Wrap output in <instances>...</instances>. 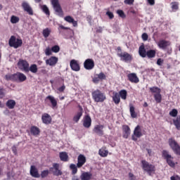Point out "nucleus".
Returning a JSON list of instances; mask_svg holds the SVG:
<instances>
[{
  "label": "nucleus",
  "instance_id": "f257e3e1",
  "mask_svg": "<svg viewBox=\"0 0 180 180\" xmlns=\"http://www.w3.org/2000/svg\"><path fill=\"white\" fill-rule=\"evenodd\" d=\"M6 81H11L15 82H24L27 80V77L25 74L18 72L14 74H7L5 76Z\"/></svg>",
  "mask_w": 180,
  "mask_h": 180
},
{
  "label": "nucleus",
  "instance_id": "f03ea898",
  "mask_svg": "<svg viewBox=\"0 0 180 180\" xmlns=\"http://www.w3.org/2000/svg\"><path fill=\"white\" fill-rule=\"evenodd\" d=\"M92 98L96 103H103L106 100V95L100 89L92 91Z\"/></svg>",
  "mask_w": 180,
  "mask_h": 180
},
{
  "label": "nucleus",
  "instance_id": "7ed1b4c3",
  "mask_svg": "<svg viewBox=\"0 0 180 180\" xmlns=\"http://www.w3.org/2000/svg\"><path fill=\"white\" fill-rule=\"evenodd\" d=\"M141 165L143 169L148 172V174L151 176L152 174L155 173V166L153 164H150L146 160H141Z\"/></svg>",
  "mask_w": 180,
  "mask_h": 180
},
{
  "label": "nucleus",
  "instance_id": "20e7f679",
  "mask_svg": "<svg viewBox=\"0 0 180 180\" xmlns=\"http://www.w3.org/2000/svg\"><path fill=\"white\" fill-rule=\"evenodd\" d=\"M169 145L176 155H180V146L174 138L169 139Z\"/></svg>",
  "mask_w": 180,
  "mask_h": 180
},
{
  "label": "nucleus",
  "instance_id": "39448f33",
  "mask_svg": "<svg viewBox=\"0 0 180 180\" xmlns=\"http://www.w3.org/2000/svg\"><path fill=\"white\" fill-rule=\"evenodd\" d=\"M8 44L11 47L16 49L22 46V40L21 39H16V37L13 35L9 39Z\"/></svg>",
  "mask_w": 180,
  "mask_h": 180
},
{
  "label": "nucleus",
  "instance_id": "423d86ee",
  "mask_svg": "<svg viewBox=\"0 0 180 180\" xmlns=\"http://www.w3.org/2000/svg\"><path fill=\"white\" fill-rule=\"evenodd\" d=\"M162 157L166 160L167 164L169 167L174 168L176 166L175 162H174V157L169 154V151L167 150H162Z\"/></svg>",
  "mask_w": 180,
  "mask_h": 180
},
{
  "label": "nucleus",
  "instance_id": "0eeeda50",
  "mask_svg": "<svg viewBox=\"0 0 180 180\" xmlns=\"http://www.w3.org/2000/svg\"><path fill=\"white\" fill-rule=\"evenodd\" d=\"M53 9L55 10L57 15L60 17L63 16V11L58 0H51Z\"/></svg>",
  "mask_w": 180,
  "mask_h": 180
},
{
  "label": "nucleus",
  "instance_id": "6e6552de",
  "mask_svg": "<svg viewBox=\"0 0 180 180\" xmlns=\"http://www.w3.org/2000/svg\"><path fill=\"white\" fill-rule=\"evenodd\" d=\"M49 171L53 173V176H59L63 175V172L60 169L59 163H53V167L49 168Z\"/></svg>",
  "mask_w": 180,
  "mask_h": 180
},
{
  "label": "nucleus",
  "instance_id": "1a4fd4ad",
  "mask_svg": "<svg viewBox=\"0 0 180 180\" xmlns=\"http://www.w3.org/2000/svg\"><path fill=\"white\" fill-rule=\"evenodd\" d=\"M30 64L26 60L20 59L18 62V68L25 73H28V68H29Z\"/></svg>",
  "mask_w": 180,
  "mask_h": 180
},
{
  "label": "nucleus",
  "instance_id": "9d476101",
  "mask_svg": "<svg viewBox=\"0 0 180 180\" xmlns=\"http://www.w3.org/2000/svg\"><path fill=\"white\" fill-rule=\"evenodd\" d=\"M117 56L121 58L122 61L125 63H131L133 59L132 56L126 51L124 53H118Z\"/></svg>",
  "mask_w": 180,
  "mask_h": 180
},
{
  "label": "nucleus",
  "instance_id": "9b49d317",
  "mask_svg": "<svg viewBox=\"0 0 180 180\" xmlns=\"http://www.w3.org/2000/svg\"><path fill=\"white\" fill-rule=\"evenodd\" d=\"M44 101H45L46 104H47V105H49V103H51V108L53 109H55L57 107L58 102L53 96H51V95L47 96L46 97Z\"/></svg>",
  "mask_w": 180,
  "mask_h": 180
},
{
  "label": "nucleus",
  "instance_id": "f8f14e48",
  "mask_svg": "<svg viewBox=\"0 0 180 180\" xmlns=\"http://www.w3.org/2000/svg\"><path fill=\"white\" fill-rule=\"evenodd\" d=\"M22 8L29 15L32 16L34 15V11L28 2L25 1H22Z\"/></svg>",
  "mask_w": 180,
  "mask_h": 180
},
{
  "label": "nucleus",
  "instance_id": "ddd939ff",
  "mask_svg": "<svg viewBox=\"0 0 180 180\" xmlns=\"http://www.w3.org/2000/svg\"><path fill=\"white\" fill-rule=\"evenodd\" d=\"M143 136L141 128L140 125H137L134 129V135H132V140L137 141L138 139L141 138Z\"/></svg>",
  "mask_w": 180,
  "mask_h": 180
},
{
  "label": "nucleus",
  "instance_id": "4468645a",
  "mask_svg": "<svg viewBox=\"0 0 180 180\" xmlns=\"http://www.w3.org/2000/svg\"><path fill=\"white\" fill-rule=\"evenodd\" d=\"M94 66V60L92 58H88L84 63V67L86 70H93Z\"/></svg>",
  "mask_w": 180,
  "mask_h": 180
},
{
  "label": "nucleus",
  "instance_id": "2eb2a0df",
  "mask_svg": "<svg viewBox=\"0 0 180 180\" xmlns=\"http://www.w3.org/2000/svg\"><path fill=\"white\" fill-rule=\"evenodd\" d=\"M170 45L171 42L165 39H161L158 43V47L162 50H166Z\"/></svg>",
  "mask_w": 180,
  "mask_h": 180
},
{
  "label": "nucleus",
  "instance_id": "dca6fc26",
  "mask_svg": "<svg viewBox=\"0 0 180 180\" xmlns=\"http://www.w3.org/2000/svg\"><path fill=\"white\" fill-rule=\"evenodd\" d=\"M127 78L128 80L133 84H138L140 82L139 78L138 77L136 73L135 72L128 74Z\"/></svg>",
  "mask_w": 180,
  "mask_h": 180
},
{
  "label": "nucleus",
  "instance_id": "f3484780",
  "mask_svg": "<svg viewBox=\"0 0 180 180\" xmlns=\"http://www.w3.org/2000/svg\"><path fill=\"white\" fill-rule=\"evenodd\" d=\"M70 65L72 70H73L75 72L80 71V65L77 60H75V59L71 60V61L70 63Z\"/></svg>",
  "mask_w": 180,
  "mask_h": 180
},
{
  "label": "nucleus",
  "instance_id": "a211bd4d",
  "mask_svg": "<svg viewBox=\"0 0 180 180\" xmlns=\"http://www.w3.org/2000/svg\"><path fill=\"white\" fill-rule=\"evenodd\" d=\"M86 157L82 154L79 155L77 158V167L79 169L82 168L83 165L86 163Z\"/></svg>",
  "mask_w": 180,
  "mask_h": 180
},
{
  "label": "nucleus",
  "instance_id": "6ab92c4d",
  "mask_svg": "<svg viewBox=\"0 0 180 180\" xmlns=\"http://www.w3.org/2000/svg\"><path fill=\"white\" fill-rule=\"evenodd\" d=\"M103 128H104L103 125L97 124L95 126L93 131L94 133H96L99 136H103L104 135Z\"/></svg>",
  "mask_w": 180,
  "mask_h": 180
},
{
  "label": "nucleus",
  "instance_id": "aec40b11",
  "mask_svg": "<svg viewBox=\"0 0 180 180\" xmlns=\"http://www.w3.org/2000/svg\"><path fill=\"white\" fill-rule=\"evenodd\" d=\"M79 111L77 112V114L73 117V121L76 123L79 122L82 116L83 115V108L81 105H78Z\"/></svg>",
  "mask_w": 180,
  "mask_h": 180
},
{
  "label": "nucleus",
  "instance_id": "412c9836",
  "mask_svg": "<svg viewBox=\"0 0 180 180\" xmlns=\"http://www.w3.org/2000/svg\"><path fill=\"white\" fill-rule=\"evenodd\" d=\"M91 117H90L89 115H86L84 117V121H83V125L85 128H90V127L91 126Z\"/></svg>",
  "mask_w": 180,
  "mask_h": 180
},
{
  "label": "nucleus",
  "instance_id": "4be33fe9",
  "mask_svg": "<svg viewBox=\"0 0 180 180\" xmlns=\"http://www.w3.org/2000/svg\"><path fill=\"white\" fill-rule=\"evenodd\" d=\"M58 61V58L56 56H51L46 60V64L50 66H55Z\"/></svg>",
  "mask_w": 180,
  "mask_h": 180
},
{
  "label": "nucleus",
  "instance_id": "5701e85b",
  "mask_svg": "<svg viewBox=\"0 0 180 180\" xmlns=\"http://www.w3.org/2000/svg\"><path fill=\"white\" fill-rule=\"evenodd\" d=\"M122 130H123V138L124 139H128L129 135L131 134V129L129 125L124 124L122 126Z\"/></svg>",
  "mask_w": 180,
  "mask_h": 180
},
{
  "label": "nucleus",
  "instance_id": "b1692460",
  "mask_svg": "<svg viewBox=\"0 0 180 180\" xmlns=\"http://www.w3.org/2000/svg\"><path fill=\"white\" fill-rule=\"evenodd\" d=\"M30 175L34 178L40 177L38 169L34 165H32L30 167Z\"/></svg>",
  "mask_w": 180,
  "mask_h": 180
},
{
  "label": "nucleus",
  "instance_id": "393cba45",
  "mask_svg": "<svg viewBox=\"0 0 180 180\" xmlns=\"http://www.w3.org/2000/svg\"><path fill=\"white\" fill-rule=\"evenodd\" d=\"M41 120L43 123L45 124H49L51 123V121H52L51 117L48 113H44L41 117Z\"/></svg>",
  "mask_w": 180,
  "mask_h": 180
},
{
  "label": "nucleus",
  "instance_id": "a878e982",
  "mask_svg": "<svg viewBox=\"0 0 180 180\" xmlns=\"http://www.w3.org/2000/svg\"><path fill=\"white\" fill-rule=\"evenodd\" d=\"M65 21L70 24H72L74 27H77L78 26L77 21L75 20V19L70 16V15H67L64 18Z\"/></svg>",
  "mask_w": 180,
  "mask_h": 180
},
{
  "label": "nucleus",
  "instance_id": "bb28decb",
  "mask_svg": "<svg viewBox=\"0 0 180 180\" xmlns=\"http://www.w3.org/2000/svg\"><path fill=\"white\" fill-rule=\"evenodd\" d=\"M91 178L92 174L90 172H84L80 176L81 180H91Z\"/></svg>",
  "mask_w": 180,
  "mask_h": 180
},
{
  "label": "nucleus",
  "instance_id": "cd10ccee",
  "mask_svg": "<svg viewBox=\"0 0 180 180\" xmlns=\"http://www.w3.org/2000/svg\"><path fill=\"white\" fill-rule=\"evenodd\" d=\"M139 53L140 55V56L143 58H145L147 57V51L145 49V46L144 45H141L139 46Z\"/></svg>",
  "mask_w": 180,
  "mask_h": 180
},
{
  "label": "nucleus",
  "instance_id": "c85d7f7f",
  "mask_svg": "<svg viewBox=\"0 0 180 180\" xmlns=\"http://www.w3.org/2000/svg\"><path fill=\"white\" fill-rule=\"evenodd\" d=\"M30 132L32 136H39L40 134V129L37 126H32L30 128Z\"/></svg>",
  "mask_w": 180,
  "mask_h": 180
},
{
  "label": "nucleus",
  "instance_id": "c756f323",
  "mask_svg": "<svg viewBox=\"0 0 180 180\" xmlns=\"http://www.w3.org/2000/svg\"><path fill=\"white\" fill-rule=\"evenodd\" d=\"M112 94H113V96H112L113 102L116 105H119L120 103L121 99H120V96L118 92L113 91Z\"/></svg>",
  "mask_w": 180,
  "mask_h": 180
},
{
  "label": "nucleus",
  "instance_id": "7c9ffc66",
  "mask_svg": "<svg viewBox=\"0 0 180 180\" xmlns=\"http://www.w3.org/2000/svg\"><path fill=\"white\" fill-rule=\"evenodd\" d=\"M15 105H16V103H15V100H13V99L8 100L6 103V107H8V109H10V110L14 109Z\"/></svg>",
  "mask_w": 180,
  "mask_h": 180
},
{
  "label": "nucleus",
  "instance_id": "2f4dec72",
  "mask_svg": "<svg viewBox=\"0 0 180 180\" xmlns=\"http://www.w3.org/2000/svg\"><path fill=\"white\" fill-rule=\"evenodd\" d=\"M129 111H130V114H131V117L134 119L137 117V112H136L135 111V108L133 105L132 103L129 104Z\"/></svg>",
  "mask_w": 180,
  "mask_h": 180
},
{
  "label": "nucleus",
  "instance_id": "473e14b6",
  "mask_svg": "<svg viewBox=\"0 0 180 180\" xmlns=\"http://www.w3.org/2000/svg\"><path fill=\"white\" fill-rule=\"evenodd\" d=\"M156 56V50L150 49L147 51L146 57L149 59L154 58Z\"/></svg>",
  "mask_w": 180,
  "mask_h": 180
},
{
  "label": "nucleus",
  "instance_id": "72a5a7b5",
  "mask_svg": "<svg viewBox=\"0 0 180 180\" xmlns=\"http://www.w3.org/2000/svg\"><path fill=\"white\" fill-rule=\"evenodd\" d=\"M120 98L122 100L126 101L127 98V91L126 89H122L119 91Z\"/></svg>",
  "mask_w": 180,
  "mask_h": 180
},
{
  "label": "nucleus",
  "instance_id": "f704fd0d",
  "mask_svg": "<svg viewBox=\"0 0 180 180\" xmlns=\"http://www.w3.org/2000/svg\"><path fill=\"white\" fill-rule=\"evenodd\" d=\"M31 72L33 74H37V72H38V68H37V65L36 64H32L29 68H28V72Z\"/></svg>",
  "mask_w": 180,
  "mask_h": 180
},
{
  "label": "nucleus",
  "instance_id": "c9c22d12",
  "mask_svg": "<svg viewBox=\"0 0 180 180\" xmlns=\"http://www.w3.org/2000/svg\"><path fill=\"white\" fill-rule=\"evenodd\" d=\"M60 160L63 162H68V155L66 152H60Z\"/></svg>",
  "mask_w": 180,
  "mask_h": 180
},
{
  "label": "nucleus",
  "instance_id": "e433bc0d",
  "mask_svg": "<svg viewBox=\"0 0 180 180\" xmlns=\"http://www.w3.org/2000/svg\"><path fill=\"white\" fill-rule=\"evenodd\" d=\"M150 91H151L152 94H161L162 90L160 88L158 87V86H153L150 88Z\"/></svg>",
  "mask_w": 180,
  "mask_h": 180
},
{
  "label": "nucleus",
  "instance_id": "4c0bfd02",
  "mask_svg": "<svg viewBox=\"0 0 180 180\" xmlns=\"http://www.w3.org/2000/svg\"><path fill=\"white\" fill-rule=\"evenodd\" d=\"M174 124L177 130H180V115L177 116V117L174 120Z\"/></svg>",
  "mask_w": 180,
  "mask_h": 180
},
{
  "label": "nucleus",
  "instance_id": "58836bf2",
  "mask_svg": "<svg viewBox=\"0 0 180 180\" xmlns=\"http://www.w3.org/2000/svg\"><path fill=\"white\" fill-rule=\"evenodd\" d=\"M154 98H155V101L157 102V103H161L162 100V96L161 93L155 94Z\"/></svg>",
  "mask_w": 180,
  "mask_h": 180
},
{
  "label": "nucleus",
  "instance_id": "ea45409f",
  "mask_svg": "<svg viewBox=\"0 0 180 180\" xmlns=\"http://www.w3.org/2000/svg\"><path fill=\"white\" fill-rule=\"evenodd\" d=\"M108 150L103 148L99 150V155L102 158H106L108 155Z\"/></svg>",
  "mask_w": 180,
  "mask_h": 180
},
{
  "label": "nucleus",
  "instance_id": "a19ab883",
  "mask_svg": "<svg viewBox=\"0 0 180 180\" xmlns=\"http://www.w3.org/2000/svg\"><path fill=\"white\" fill-rule=\"evenodd\" d=\"M70 169H72V174L73 175L76 174L78 172V169H77V165H76L75 164H71L70 165Z\"/></svg>",
  "mask_w": 180,
  "mask_h": 180
},
{
  "label": "nucleus",
  "instance_id": "79ce46f5",
  "mask_svg": "<svg viewBox=\"0 0 180 180\" xmlns=\"http://www.w3.org/2000/svg\"><path fill=\"white\" fill-rule=\"evenodd\" d=\"M117 14L119 15L120 18H121L122 19H125L127 15L124 13V12L123 11V10L119 9L117 11Z\"/></svg>",
  "mask_w": 180,
  "mask_h": 180
},
{
  "label": "nucleus",
  "instance_id": "37998d69",
  "mask_svg": "<svg viewBox=\"0 0 180 180\" xmlns=\"http://www.w3.org/2000/svg\"><path fill=\"white\" fill-rule=\"evenodd\" d=\"M20 21V18L15 15H12L11 18V22L12 24H17Z\"/></svg>",
  "mask_w": 180,
  "mask_h": 180
},
{
  "label": "nucleus",
  "instance_id": "c03bdc74",
  "mask_svg": "<svg viewBox=\"0 0 180 180\" xmlns=\"http://www.w3.org/2000/svg\"><path fill=\"white\" fill-rule=\"evenodd\" d=\"M51 31L49 28H46L43 30V36L44 38H48L51 34Z\"/></svg>",
  "mask_w": 180,
  "mask_h": 180
},
{
  "label": "nucleus",
  "instance_id": "a18cd8bd",
  "mask_svg": "<svg viewBox=\"0 0 180 180\" xmlns=\"http://www.w3.org/2000/svg\"><path fill=\"white\" fill-rule=\"evenodd\" d=\"M49 174V169H44L43 171H41V173L40 174V176L42 179L46 178Z\"/></svg>",
  "mask_w": 180,
  "mask_h": 180
},
{
  "label": "nucleus",
  "instance_id": "49530a36",
  "mask_svg": "<svg viewBox=\"0 0 180 180\" xmlns=\"http://www.w3.org/2000/svg\"><path fill=\"white\" fill-rule=\"evenodd\" d=\"M179 3L177 1L172 2V8L173 11H178L179 10Z\"/></svg>",
  "mask_w": 180,
  "mask_h": 180
},
{
  "label": "nucleus",
  "instance_id": "de8ad7c7",
  "mask_svg": "<svg viewBox=\"0 0 180 180\" xmlns=\"http://www.w3.org/2000/svg\"><path fill=\"white\" fill-rule=\"evenodd\" d=\"M41 9L43 11V12L46 15H50V11L49 8L46 6V5H43L41 6Z\"/></svg>",
  "mask_w": 180,
  "mask_h": 180
},
{
  "label": "nucleus",
  "instance_id": "09e8293b",
  "mask_svg": "<svg viewBox=\"0 0 180 180\" xmlns=\"http://www.w3.org/2000/svg\"><path fill=\"white\" fill-rule=\"evenodd\" d=\"M169 115L172 117H176L178 115V110L176 108L172 109V110L169 112Z\"/></svg>",
  "mask_w": 180,
  "mask_h": 180
},
{
  "label": "nucleus",
  "instance_id": "8fccbe9b",
  "mask_svg": "<svg viewBox=\"0 0 180 180\" xmlns=\"http://www.w3.org/2000/svg\"><path fill=\"white\" fill-rule=\"evenodd\" d=\"M60 50V48L58 45H55L52 46L51 51L55 53H58Z\"/></svg>",
  "mask_w": 180,
  "mask_h": 180
},
{
  "label": "nucleus",
  "instance_id": "3c124183",
  "mask_svg": "<svg viewBox=\"0 0 180 180\" xmlns=\"http://www.w3.org/2000/svg\"><path fill=\"white\" fill-rule=\"evenodd\" d=\"M6 96V90L3 87H0V99H3Z\"/></svg>",
  "mask_w": 180,
  "mask_h": 180
},
{
  "label": "nucleus",
  "instance_id": "603ef678",
  "mask_svg": "<svg viewBox=\"0 0 180 180\" xmlns=\"http://www.w3.org/2000/svg\"><path fill=\"white\" fill-rule=\"evenodd\" d=\"M96 77H98L100 80H105L106 79V75L103 72H100L99 74H97Z\"/></svg>",
  "mask_w": 180,
  "mask_h": 180
},
{
  "label": "nucleus",
  "instance_id": "864d4df0",
  "mask_svg": "<svg viewBox=\"0 0 180 180\" xmlns=\"http://www.w3.org/2000/svg\"><path fill=\"white\" fill-rule=\"evenodd\" d=\"M51 51H52V50L49 47L46 48V50H45L46 56H51L52 55Z\"/></svg>",
  "mask_w": 180,
  "mask_h": 180
},
{
  "label": "nucleus",
  "instance_id": "5fc2aeb1",
  "mask_svg": "<svg viewBox=\"0 0 180 180\" xmlns=\"http://www.w3.org/2000/svg\"><path fill=\"white\" fill-rule=\"evenodd\" d=\"M129 180H136V176L132 172H129Z\"/></svg>",
  "mask_w": 180,
  "mask_h": 180
},
{
  "label": "nucleus",
  "instance_id": "6e6d98bb",
  "mask_svg": "<svg viewBox=\"0 0 180 180\" xmlns=\"http://www.w3.org/2000/svg\"><path fill=\"white\" fill-rule=\"evenodd\" d=\"M106 15L109 17L110 20H112L114 18V14L110 11H107Z\"/></svg>",
  "mask_w": 180,
  "mask_h": 180
},
{
  "label": "nucleus",
  "instance_id": "4d7b16f0",
  "mask_svg": "<svg viewBox=\"0 0 180 180\" xmlns=\"http://www.w3.org/2000/svg\"><path fill=\"white\" fill-rule=\"evenodd\" d=\"M100 78H99V77L98 76H96V77H94V78H93V82L94 83V84H98L99 83V82H100Z\"/></svg>",
  "mask_w": 180,
  "mask_h": 180
},
{
  "label": "nucleus",
  "instance_id": "13d9d810",
  "mask_svg": "<svg viewBox=\"0 0 180 180\" xmlns=\"http://www.w3.org/2000/svg\"><path fill=\"white\" fill-rule=\"evenodd\" d=\"M142 39H143V40L144 41H148V34L147 33H143V34H142Z\"/></svg>",
  "mask_w": 180,
  "mask_h": 180
},
{
  "label": "nucleus",
  "instance_id": "bf43d9fd",
  "mask_svg": "<svg viewBox=\"0 0 180 180\" xmlns=\"http://www.w3.org/2000/svg\"><path fill=\"white\" fill-rule=\"evenodd\" d=\"M164 63V60L162 58H158L157 60V64L159 66H162V65Z\"/></svg>",
  "mask_w": 180,
  "mask_h": 180
},
{
  "label": "nucleus",
  "instance_id": "052dcab7",
  "mask_svg": "<svg viewBox=\"0 0 180 180\" xmlns=\"http://www.w3.org/2000/svg\"><path fill=\"white\" fill-rule=\"evenodd\" d=\"M65 89V86L64 84L58 89V91L60 93L64 92Z\"/></svg>",
  "mask_w": 180,
  "mask_h": 180
},
{
  "label": "nucleus",
  "instance_id": "680f3d73",
  "mask_svg": "<svg viewBox=\"0 0 180 180\" xmlns=\"http://www.w3.org/2000/svg\"><path fill=\"white\" fill-rule=\"evenodd\" d=\"M134 2V0H125L124 3L127 5H132Z\"/></svg>",
  "mask_w": 180,
  "mask_h": 180
},
{
  "label": "nucleus",
  "instance_id": "e2e57ef3",
  "mask_svg": "<svg viewBox=\"0 0 180 180\" xmlns=\"http://www.w3.org/2000/svg\"><path fill=\"white\" fill-rule=\"evenodd\" d=\"M12 151L13 153L16 155L18 154V152H17V147L15 146H13L12 147Z\"/></svg>",
  "mask_w": 180,
  "mask_h": 180
},
{
  "label": "nucleus",
  "instance_id": "0e129e2a",
  "mask_svg": "<svg viewBox=\"0 0 180 180\" xmlns=\"http://www.w3.org/2000/svg\"><path fill=\"white\" fill-rule=\"evenodd\" d=\"M148 3L150 6H154V5L155 4V0H148Z\"/></svg>",
  "mask_w": 180,
  "mask_h": 180
},
{
  "label": "nucleus",
  "instance_id": "69168bd1",
  "mask_svg": "<svg viewBox=\"0 0 180 180\" xmlns=\"http://www.w3.org/2000/svg\"><path fill=\"white\" fill-rule=\"evenodd\" d=\"M60 27L61 30H70V27H65L63 25H60Z\"/></svg>",
  "mask_w": 180,
  "mask_h": 180
},
{
  "label": "nucleus",
  "instance_id": "338daca9",
  "mask_svg": "<svg viewBox=\"0 0 180 180\" xmlns=\"http://www.w3.org/2000/svg\"><path fill=\"white\" fill-rule=\"evenodd\" d=\"M146 150L148 151V153L149 156H151V155H152V149L146 148Z\"/></svg>",
  "mask_w": 180,
  "mask_h": 180
},
{
  "label": "nucleus",
  "instance_id": "774afa93",
  "mask_svg": "<svg viewBox=\"0 0 180 180\" xmlns=\"http://www.w3.org/2000/svg\"><path fill=\"white\" fill-rule=\"evenodd\" d=\"M72 180H79V179L77 176H74Z\"/></svg>",
  "mask_w": 180,
  "mask_h": 180
}]
</instances>
